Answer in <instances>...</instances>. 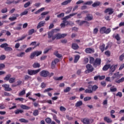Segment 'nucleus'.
Returning <instances> with one entry per match:
<instances>
[{"instance_id":"nucleus-1","label":"nucleus","mask_w":124,"mask_h":124,"mask_svg":"<svg viewBox=\"0 0 124 124\" xmlns=\"http://www.w3.org/2000/svg\"><path fill=\"white\" fill-rule=\"evenodd\" d=\"M77 14V13L71 14L63 18L62 27H65V26H67V25H68V21L66 20L67 19H69V18L72 17V16L76 15Z\"/></svg>"},{"instance_id":"nucleus-2","label":"nucleus","mask_w":124,"mask_h":124,"mask_svg":"<svg viewBox=\"0 0 124 124\" xmlns=\"http://www.w3.org/2000/svg\"><path fill=\"white\" fill-rule=\"evenodd\" d=\"M0 48H4L6 52H11L13 51V49L12 47L8 46V44L7 43H4L0 46Z\"/></svg>"},{"instance_id":"nucleus-3","label":"nucleus","mask_w":124,"mask_h":124,"mask_svg":"<svg viewBox=\"0 0 124 124\" xmlns=\"http://www.w3.org/2000/svg\"><path fill=\"white\" fill-rule=\"evenodd\" d=\"M81 122L83 124H91L93 122V120L89 118H84L81 119Z\"/></svg>"},{"instance_id":"nucleus-4","label":"nucleus","mask_w":124,"mask_h":124,"mask_svg":"<svg viewBox=\"0 0 124 124\" xmlns=\"http://www.w3.org/2000/svg\"><path fill=\"white\" fill-rule=\"evenodd\" d=\"M41 69H38L37 70H28V74L29 75H36L39 72H40Z\"/></svg>"},{"instance_id":"nucleus-5","label":"nucleus","mask_w":124,"mask_h":124,"mask_svg":"<svg viewBox=\"0 0 124 124\" xmlns=\"http://www.w3.org/2000/svg\"><path fill=\"white\" fill-rule=\"evenodd\" d=\"M87 70L85 71V73H90V72H92L93 71V67L92 65L88 64L86 65Z\"/></svg>"},{"instance_id":"nucleus-6","label":"nucleus","mask_w":124,"mask_h":124,"mask_svg":"<svg viewBox=\"0 0 124 124\" xmlns=\"http://www.w3.org/2000/svg\"><path fill=\"white\" fill-rule=\"evenodd\" d=\"M114 12L115 10L112 8H108L104 11L105 13H108V15H112Z\"/></svg>"},{"instance_id":"nucleus-7","label":"nucleus","mask_w":124,"mask_h":124,"mask_svg":"<svg viewBox=\"0 0 124 124\" xmlns=\"http://www.w3.org/2000/svg\"><path fill=\"white\" fill-rule=\"evenodd\" d=\"M49 74V72L47 70H43L40 73V75L42 77H47Z\"/></svg>"},{"instance_id":"nucleus-8","label":"nucleus","mask_w":124,"mask_h":124,"mask_svg":"<svg viewBox=\"0 0 124 124\" xmlns=\"http://www.w3.org/2000/svg\"><path fill=\"white\" fill-rule=\"evenodd\" d=\"M2 87L4 88L5 91L7 92H11V91H12V89H11L10 87V85L9 84H4L2 85Z\"/></svg>"},{"instance_id":"nucleus-9","label":"nucleus","mask_w":124,"mask_h":124,"mask_svg":"<svg viewBox=\"0 0 124 124\" xmlns=\"http://www.w3.org/2000/svg\"><path fill=\"white\" fill-rule=\"evenodd\" d=\"M60 31V29H54L52 31L48 32V38H51L54 34V32H57V31Z\"/></svg>"},{"instance_id":"nucleus-10","label":"nucleus","mask_w":124,"mask_h":124,"mask_svg":"<svg viewBox=\"0 0 124 124\" xmlns=\"http://www.w3.org/2000/svg\"><path fill=\"white\" fill-rule=\"evenodd\" d=\"M60 61L58 59H55L51 63V68L54 69L56 66V64L58 63Z\"/></svg>"},{"instance_id":"nucleus-11","label":"nucleus","mask_w":124,"mask_h":124,"mask_svg":"<svg viewBox=\"0 0 124 124\" xmlns=\"http://www.w3.org/2000/svg\"><path fill=\"white\" fill-rule=\"evenodd\" d=\"M101 63V59L97 58L93 63V65L96 67L97 65H99Z\"/></svg>"},{"instance_id":"nucleus-12","label":"nucleus","mask_w":124,"mask_h":124,"mask_svg":"<svg viewBox=\"0 0 124 124\" xmlns=\"http://www.w3.org/2000/svg\"><path fill=\"white\" fill-rule=\"evenodd\" d=\"M88 89L85 90V93H93V90H92V85H89L88 86Z\"/></svg>"},{"instance_id":"nucleus-13","label":"nucleus","mask_w":124,"mask_h":124,"mask_svg":"<svg viewBox=\"0 0 124 124\" xmlns=\"http://www.w3.org/2000/svg\"><path fill=\"white\" fill-rule=\"evenodd\" d=\"M45 25V21H40L37 26V29H40V28H41V27H44V26Z\"/></svg>"},{"instance_id":"nucleus-14","label":"nucleus","mask_w":124,"mask_h":124,"mask_svg":"<svg viewBox=\"0 0 124 124\" xmlns=\"http://www.w3.org/2000/svg\"><path fill=\"white\" fill-rule=\"evenodd\" d=\"M93 18V15H90V14H88L87 15V16L85 17V20L86 21H92Z\"/></svg>"},{"instance_id":"nucleus-15","label":"nucleus","mask_w":124,"mask_h":124,"mask_svg":"<svg viewBox=\"0 0 124 124\" xmlns=\"http://www.w3.org/2000/svg\"><path fill=\"white\" fill-rule=\"evenodd\" d=\"M85 52L87 54H92V53L94 52V50L93 49L88 48L85 50Z\"/></svg>"},{"instance_id":"nucleus-16","label":"nucleus","mask_w":124,"mask_h":124,"mask_svg":"<svg viewBox=\"0 0 124 124\" xmlns=\"http://www.w3.org/2000/svg\"><path fill=\"white\" fill-rule=\"evenodd\" d=\"M117 66H118V65H112L110 67V71L109 72L112 73L115 71L116 68H117Z\"/></svg>"},{"instance_id":"nucleus-17","label":"nucleus","mask_w":124,"mask_h":124,"mask_svg":"<svg viewBox=\"0 0 124 124\" xmlns=\"http://www.w3.org/2000/svg\"><path fill=\"white\" fill-rule=\"evenodd\" d=\"M82 105H83V102L82 101H78L75 104L76 107H80Z\"/></svg>"},{"instance_id":"nucleus-18","label":"nucleus","mask_w":124,"mask_h":124,"mask_svg":"<svg viewBox=\"0 0 124 124\" xmlns=\"http://www.w3.org/2000/svg\"><path fill=\"white\" fill-rule=\"evenodd\" d=\"M72 48L74 50H77V49L79 48V46L77 44L74 43L72 45Z\"/></svg>"},{"instance_id":"nucleus-19","label":"nucleus","mask_w":124,"mask_h":124,"mask_svg":"<svg viewBox=\"0 0 124 124\" xmlns=\"http://www.w3.org/2000/svg\"><path fill=\"white\" fill-rule=\"evenodd\" d=\"M80 59V56L78 55H75V59H74V62L76 63L78 62Z\"/></svg>"},{"instance_id":"nucleus-20","label":"nucleus","mask_w":124,"mask_h":124,"mask_svg":"<svg viewBox=\"0 0 124 124\" xmlns=\"http://www.w3.org/2000/svg\"><path fill=\"white\" fill-rule=\"evenodd\" d=\"M32 66L34 68H39V67H40V64H39V63L34 62Z\"/></svg>"},{"instance_id":"nucleus-21","label":"nucleus","mask_w":124,"mask_h":124,"mask_svg":"<svg viewBox=\"0 0 124 124\" xmlns=\"http://www.w3.org/2000/svg\"><path fill=\"white\" fill-rule=\"evenodd\" d=\"M22 113H24V110L22 109H17L15 111V114L16 115L18 114H22Z\"/></svg>"},{"instance_id":"nucleus-22","label":"nucleus","mask_w":124,"mask_h":124,"mask_svg":"<svg viewBox=\"0 0 124 124\" xmlns=\"http://www.w3.org/2000/svg\"><path fill=\"white\" fill-rule=\"evenodd\" d=\"M53 54L57 58H62V54H60V53H59V52L57 51H55Z\"/></svg>"},{"instance_id":"nucleus-23","label":"nucleus","mask_w":124,"mask_h":124,"mask_svg":"<svg viewBox=\"0 0 124 124\" xmlns=\"http://www.w3.org/2000/svg\"><path fill=\"white\" fill-rule=\"evenodd\" d=\"M110 66H111L110 64L105 65L103 68V70H104V71H106V70H108V69L110 68Z\"/></svg>"},{"instance_id":"nucleus-24","label":"nucleus","mask_w":124,"mask_h":124,"mask_svg":"<svg viewBox=\"0 0 124 124\" xmlns=\"http://www.w3.org/2000/svg\"><path fill=\"white\" fill-rule=\"evenodd\" d=\"M26 37H27V35H23L21 38H19L17 39V40L15 41V42H18L19 41H21L22 40H23V39H25V38H26Z\"/></svg>"},{"instance_id":"nucleus-25","label":"nucleus","mask_w":124,"mask_h":124,"mask_svg":"<svg viewBox=\"0 0 124 124\" xmlns=\"http://www.w3.org/2000/svg\"><path fill=\"white\" fill-rule=\"evenodd\" d=\"M98 89V86L97 85H93V86H92L91 90H92V92H96V90Z\"/></svg>"},{"instance_id":"nucleus-26","label":"nucleus","mask_w":124,"mask_h":124,"mask_svg":"<svg viewBox=\"0 0 124 124\" xmlns=\"http://www.w3.org/2000/svg\"><path fill=\"white\" fill-rule=\"evenodd\" d=\"M106 31V27H103L100 29V33H102V34L105 33Z\"/></svg>"},{"instance_id":"nucleus-27","label":"nucleus","mask_w":124,"mask_h":124,"mask_svg":"<svg viewBox=\"0 0 124 124\" xmlns=\"http://www.w3.org/2000/svg\"><path fill=\"white\" fill-rule=\"evenodd\" d=\"M104 120L107 122V123H112V120H111L108 117H105L104 118Z\"/></svg>"},{"instance_id":"nucleus-28","label":"nucleus","mask_w":124,"mask_h":124,"mask_svg":"<svg viewBox=\"0 0 124 124\" xmlns=\"http://www.w3.org/2000/svg\"><path fill=\"white\" fill-rule=\"evenodd\" d=\"M11 78V74H8L6 76L5 78H4V80L5 81H9V79Z\"/></svg>"},{"instance_id":"nucleus-29","label":"nucleus","mask_w":124,"mask_h":124,"mask_svg":"<svg viewBox=\"0 0 124 124\" xmlns=\"http://www.w3.org/2000/svg\"><path fill=\"white\" fill-rule=\"evenodd\" d=\"M53 115V120L56 121L58 124H60L61 121H60V120H58V119H57V116H56V115L55 114H52Z\"/></svg>"},{"instance_id":"nucleus-30","label":"nucleus","mask_w":124,"mask_h":124,"mask_svg":"<svg viewBox=\"0 0 124 124\" xmlns=\"http://www.w3.org/2000/svg\"><path fill=\"white\" fill-rule=\"evenodd\" d=\"M20 108H22V109H24L25 110H29V109H30V107L25 105H21Z\"/></svg>"},{"instance_id":"nucleus-31","label":"nucleus","mask_w":124,"mask_h":124,"mask_svg":"<svg viewBox=\"0 0 124 124\" xmlns=\"http://www.w3.org/2000/svg\"><path fill=\"white\" fill-rule=\"evenodd\" d=\"M16 80V78H11L9 80V82L11 84L15 83Z\"/></svg>"},{"instance_id":"nucleus-32","label":"nucleus","mask_w":124,"mask_h":124,"mask_svg":"<svg viewBox=\"0 0 124 124\" xmlns=\"http://www.w3.org/2000/svg\"><path fill=\"white\" fill-rule=\"evenodd\" d=\"M76 22L79 26H82V25H84L85 24V21L77 20Z\"/></svg>"},{"instance_id":"nucleus-33","label":"nucleus","mask_w":124,"mask_h":124,"mask_svg":"<svg viewBox=\"0 0 124 124\" xmlns=\"http://www.w3.org/2000/svg\"><path fill=\"white\" fill-rule=\"evenodd\" d=\"M100 3H101L99 1L95 2L93 4H92V6L93 7L98 6V5H100Z\"/></svg>"},{"instance_id":"nucleus-34","label":"nucleus","mask_w":124,"mask_h":124,"mask_svg":"<svg viewBox=\"0 0 124 124\" xmlns=\"http://www.w3.org/2000/svg\"><path fill=\"white\" fill-rule=\"evenodd\" d=\"M24 94H26V90H23L19 93L18 96H22Z\"/></svg>"},{"instance_id":"nucleus-35","label":"nucleus","mask_w":124,"mask_h":124,"mask_svg":"<svg viewBox=\"0 0 124 124\" xmlns=\"http://www.w3.org/2000/svg\"><path fill=\"white\" fill-rule=\"evenodd\" d=\"M21 26L22 24H19L16 27H14V30H15V31H20V30L21 29Z\"/></svg>"},{"instance_id":"nucleus-36","label":"nucleus","mask_w":124,"mask_h":124,"mask_svg":"<svg viewBox=\"0 0 124 124\" xmlns=\"http://www.w3.org/2000/svg\"><path fill=\"white\" fill-rule=\"evenodd\" d=\"M119 75H120V72H118L115 73L114 76L113 77H111V79H112V80H114V79L117 78V77H118V76H119Z\"/></svg>"},{"instance_id":"nucleus-37","label":"nucleus","mask_w":124,"mask_h":124,"mask_svg":"<svg viewBox=\"0 0 124 124\" xmlns=\"http://www.w3.org/2000/svg\"><path fill=\"white\" fill-rule=\"evenodd\" d=\"M100 49L101 52H103L105 49V45L103 44L101 45V46H100Z\"/></svg>"},{"instance_id":"nucleus-38","label":"nucleus","mask_w":124,"mask_h":124,"mask_svg":"<svg viewBox=\"0 0 124 124\" xmlns=\"http://www.w3.org/2000/svg\"><path fill=\"white\" fill-rule=\"evenodd\" d=\"M124 81V77L121 78L120 79L118 80H115V82L117 83V84H120V83H123Z\"/></svg>"},{"instance_id":"nucleus-39","label":"nucleus","mask_w":124,"mask_h":124,"mask_svg":"<svg viewBox=\"0 0 124 124\" xmlns=\"http://www.w3.org/2000/svg\"><path fill=\"white\" fill-rule=\"evenodd\" d=\"M72 1V0H66V1H64L62 3V5H66V4H68V3H70V2H71Z\"/></svg>"},{"instance_id":"nucleus-40","label":"nucleus","mask_w":124,"mask_h":124,"mask_svg":"<svg viewBox=\"0 0 124 124\" xmlns=\"http://www.w3.org/2000/svg\"><path fill=\"white\" fill-rule=\"evenodd\" d=\"M19 122H20V123H29V120L22 118L19 119Z\"/></svg>"},{"instance_id":"nucleus-41","label":"nucleus","mask_w":124,"mask_h":124,"mask_svg":"<svg viewBox=\"0 0 124 124\" xmlns=\"http://www.w3.org/2000/svg\"><path fill=\"white\" fill-rule=\"evenodd\" d=\"M66 13L68 14V13H70L71 12V10H72V7H69L66 9Z\"/></svg>"},{"instance_id":"nucleus-42","label":"nucleus","mask_w":124,"mask_h":124,"mask_svg":"<svg viewBox=\"0 0 124 124\" xmlns=\"http://www.w3.org/2000/svg\"><path fill=\"white\" fill-rule=\"evenodd\" d=\"M25 52H20L19 53L17 54L16 55L17 57H23V56H25Z\"/></svg>"},{"instance_id":"nucleus-43","label":"nucleus","mask_w":124,"mask_h":124,"mask_svg":"<svg viewBox=\"0 0 124 124\" xmlns=\"http://www.w3.org/2000/svg\"><path fill=\"white\" fill-rule=\"evenodd\" d=\"M53 79L56 81H61V80H62V77H54Z\"/></svg>"},{"instance_id":"nucleus-44","label":"nucleus","mask_w":124,"mask_h":124,"mask_svg":"<svg viewBox=\"0 0 124 124\" xmlns=\"http://www.w3.org/2000/svg\"><path fill=\"white\" fill-rule=\"evenodd\" d=\"M110 92H111L112 93L114 92H117V88L116 87H114V86L110 87Z\"/></svg>"},{"instance_id":"nucleus-45","label":"nucleus","mask_w":124,"mask_h":124,"mask_svg":"<svg viewBox=\"0 0 124 124\" xmlns=\"http://www.w3.org/2000/svg\"><path fill=\"white\" fill-rule=\"evenodd\" d=\"M51 91H53V89L52 88H47L46 89H45L43 93H49V92H51Z\"/></svg>"},{"instance_id":"nucleus-46","label":"nucleus","mask_w":124,"mask_h":124,"mask_svg":"<svg viewBox=\"0 0 124 124\" xmlns=\"http://www.w3.org/2000/svg\"><path fill=\"white\" fill-rule=\"evenodd\" d=\"M62 37V34L60 33L56 34V39H61Z\"/></svg>"},{"instance_id":"nucleus-47","label":"nucleus","mask_w":124,"mask_h":124,"mask_svg":"<svg viewBox=\"0 0 124 124\" xmlns=\"http://www.w3.org/2000/svg\"><path fill=\"white\" fill-rule=\"evenodd\" d=\"M35 51L32 52V53H31V56H30V59H34V57H35V56H36V54H35Z\"/></svg>"},{"instance_id":"nucleus-48","label":"nucleus","mask_w":124,"mask_h":124,"mask_svg":"<svg viewBox=\"0 0 124 124\" xmlns=\"http://www.w3.org/2000/svg\"><path fill=\"white\" fill-rule=\"evenodd\" d=\"M45 121L47 123V124H51V123L52 122V120H51L50 118H46Z\"/></svg>"},{"instance_id":"nucleus-49","label":"nucleus","mask_w":124,"mask_h":124,"mask_svg":"<svg viewBox=\"0 0 124 124\" xmlns=\"http://www.w3.org/2000/svg\"><path fill=\"white\" fill-rule=\"evenodd\" d=\"M110 32H111V29H106V31L105 32V33H106V34H108V33H110Z\"/></svg>"},{"instance_id":"nucleus-50","label":"nucleus","mask_w":124,"mask_h":124,"mask_svg":"<svg viewBox=\"0 0 124 124\" xmlns=\"http://www.w3.org/2000/svg\"><path fill=\"white\" fill-rule=\"evenodd\" d=\"M27 13H29V11L25 10L20 14V16H23V15H27Z\"/></svg>"},{"instance_id":"nucleus-51","label":"nucleus","mask_w":124,"mask_h":124,"mask_svg":"<svg viewBox=\"0 0 124 124\" xmlns=\"http://www.w3.org/2000/svg\"><path fill=\"white\" fill-rule=\"evenodd\" d=\"M30 5H31V2L28 1L24 4V7L25 8H27V7L30 6Z\"/></svg>"},{"instance_id":"nucleus-52","label":"nucleus","mask_w":124,"mask_h":124,"mask_svg":"<svg viewBox=\"0 0 124 124\" xmlns=\"http://www.w3.org/2000/svg\"><path fill=\"white\" fill-rule=\"evenodd\" d=\"M35 53H36V56L37 57H38V56L41 55V54H42V51H34Z\"/></svg>"},{"instance_id":"nucleus-53","label":"nucleus","mask_w":124,"mask_h":124,"mask_svg":"<svg viewBox=\"0 0 124 124\" xmlns=\"http://www.w3.org/2000/svg\"><path fill=\"white\" fill-rule=\"evenodd\" d=\"M38 114H39L38 110L36 109L33 111V116H37L38 115Z\"/></svg>"},{"instance_id":"nucleus-54","label":"nucleus","mask_w":124,"mask_h":124,"mask_svg":"<svg viewBox=\"0 0 124 124\" xmlns=\"http://www.w3.org/2000/svg\"><path fill=\"white\" fill-rule=\"evenodd\" d=\"M33 32H34V29H31L29 31V35H31V34H32V33H33Z\"/></svg>"},{"instance_id":"nucleus-55","label":"nucleus","mask_w":124,"mask_h":124,"mask_svg":"<svg viewBox=\"0 0 124 124\" xmlns=\"http://www.w3.org/2000/svg\"><path fill=\"white\" fill-rule=\"evenodd\" d=\"M5 67V65L3 63L0 64V70L3 69Z\"/></svg>"},{"instance_id":"nucleus-56","label":"nucleus","mask_w":124,"mask_h":124,"mask_svg":"<svg viewBox=\"0 0 124 124\" xmlns=\"http://www.w3.org/2000/svg\"><path fill=\"white\" fill-rule=\"evenodd\" d=\"M41 88H42V89H44L46 88V83L42 82L41 83Z\"/></svg>"},{"instance_id":"nucleus-57","label":"nucleus","mask_w":124,"mask_h":124,"mask_svg":"<svg viewBox=\"0 0 124 124\" xmlns=\"http://www.w3.org/2000/svg\"><path fill=\"white\" fill-rule=\"evenodd\" d=\"M16 19H17V17H15V16H13L12 17H9V20H10V21H15V20H16Z\"/></svg>"},{"instance_id":"nucleus-58","label":"nucleus","mask_w":124,"mask_h":124,"mask_svg":"<svg viewBox=\"0 0 124 124\" xmlns=\"http://www.w3.org/2000/svg\"><path fill=\"white\" fill-rule=\"evenodd\" d=\"M92 99V97H85L84 98V101H88V100H91Z\"/></svg>"},{"instance_id":"nucleus-59","label":"nucleus","mask_w":124,"mask_h":124,"mask_svg":"<svg viewBox=\"0 0 124 124\" xmlns=\"http://www.w3.org/2000/svg\"><path fill=\"white\" fill-rule=\"evenodd\" d=\"M50 50H51V48H46L44 51V54H47V53L49 52Z\"/></svg>"},{"instance_id":"nucleus-60","label":"nucleus","mask_w":124,"mask_h":124,"mask_svg":"<svg viewBox=\"0 0 124 124\" xmlns=\"http://www.w3.org/2000/svg\"><path fill=\"white\" fill-rule=\"evenodd\" d=\"M6 56L5 55H1L0 56V61H3V60H5Z\"/></svg>"},{"instance_id":"nucleus-61","label":"nucleus","mask_w":124,"mask_h":124,"mask_svg":"<svg viewBox=\"0 0 124 124\" xmlns=\"http://www.w3.org/2000/svg\"><path fill=\"white\" fill-rule=\"evenodd\" d=\"M105 19H106L107 21H110L111 20V19L110 18V16L108 15H106V16H105Z\"/></svg>"},{"instance_id":"nucleus-62","label":"nucleus","mask_w":124,"mask_h":124,"mask_svg":"<svg viewBox=\"0 0 124 124\" xmlns=\"http://www.w3.org/2000/svg\"><path fill=\"white\" fill-rule=\"evenodd\" d=\"M71 90L70 87H67L64 90V93H68Z\"/></svg>"},{"instance_id":"nucleus-63","label":"nucleus","mask_w":124,"mask_h":124,"mask_svg":"<svg viewBox=\"0 0 124 124\" xmlns=\"http://www.w3.org/2000/svg\"><path fill=\"white\" fill-rule=\"evenodd\" d=\"M93 3V1H88L86 2L85 3V4L86 5H91V4H92Z\"/></svg>"},{"instance_id":"nucleus-64","label":"nucleus","mask_w":124,"mask_h":124,"mask_svg":"<svg viewBox=\"0 0 124 124\" xmlns=\"http://www.w3.org/2000/svg\"><path fill=\"white\" fill-rule=\"evenodd\" d=\"M1 13H6V12H7V9L6 8L2 9L1 10Z\"/></svg>"}]
</instances>
